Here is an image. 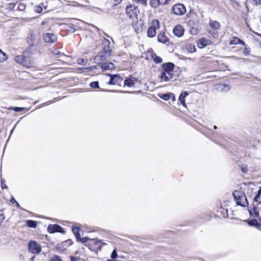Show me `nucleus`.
<instances>
[{
	"mask_svg": "<svg viewBox=\"0 0 261 261\" xmlns=\"http://www.w3.org/2000/svg\"><path fill=\"white\" fill-rule=\"evenodd\" d=\"M249 49L247 47H245L244 50L243 51V54L244 56H247L249 55Z\"/></svg>",
	"mask_w": 261,
	"mask_h": 261,
	"instance_id": "nucleus-43",
	"label": "nucleus"
},
{
	"mask_svg": "<svg viewBox=\"0 0 261 261\" xmlns=\"http://www.w3.org/2000/svg\"><path fill=\"white\" fill-rule=\"evenodd\" d=\"M211 44V41L210 40L202 38L199 39L197 42V46L200 48H203L206 46L210 45Z\"/></svg>",
	"mask_w": 261,
	"mask_h": 261,
	"instance_id": "nucleus-13",
	"label": "nucleus"
},
{
	"mask_svg": "<svg viewBox=\"0 0 261 261\" xmlns=\"http://www.w3.org/2000/svg\"><path fill=\"white\" fill-rule=\"evenodd\" d=\"M95 245H96L97 247H99V245H100V240L96 241H95Z\"/></svg>",
	"mask_w": 261,
	"mask_h": 261,
	"instance_id": "nucleus-53",
	"label": "nucleus"
},
{
	"mask_svg": "<svg viewBox=\"0 0 261 261\" xmlns=\"http://www.w3.org/2000/svg\"><path fill=\"white\" fill-rule=\"evenodd\" d=\"M241 169L243 173H246L248 171L247 166L246 165H242Z\"/></svg>",
	"mask_w": 261,
	"mask_h": 261,
	"instance_id": "nucleus-38",
	"label": "nucleus"
},
{
	"mask_svg": "<svg viewBox=\"0 0 261 261\" xmlns=\"http://www.w3.org/2000/svg\"><path fill=\"white\" fill-rule=\"evenodd\" d=\"M45 42L49 43H53L57 40V36L52 33H46L43 36Z\"/></svg>",
	"mask_w": 261,
	"mask_h": 261,
	"instance_id": "nucleus-11",
	"label": "nucleus"
},
{
	"mask_svg": "<svg viewBox=\"0 0 261 261\" xmlns=\"http://www.w3.org/2000/svg\"><path fill=\"white\" fill-rule=\"evenodd\" d=\"M160 28V22L158 19H153L148 29L147 33L148 37L152 38L156 35V30Z\"/></svg>",
	"mask_w": 261,
	"mask_h": 261,
	"instance_id": "nucleus-3",
	"label": "nucleus"
},
{
	"mask_svg": "<svg viewBox=\"0 0 261 261\" xmlns=\"http://www.w3.org/2000/svg\"><path fill=\"white\" fill-rule=\"evenodd\" d=\"M77 62L79 65H86L87 63V60L82 58H79L77 60Z\"/></svg>",
	"mask_w": 261,
	"mask_h": 261,
	"instance_id": "nucleus-35",
	"label": "nucleus"
},
{
	"mask_svg": "<svg viewBox=\"0 0 261 261\" xmlns=\"http://www.w3.org/2000/svg\"><path fill=\"white\" fill-rule=\"evenodd\" d=\"M251 3L253 5H258L260 4L261 0H250Z\"/></svg>",
	"mask_w": 261,
	"mask_h": 261,
	"instance_id": "nucleus-44",
	"label": "nucleus"
},
{
	"mask_svg": "<svg viewBox=\"0 0 261 261\" xmlns=\"http://www.w3.org/2000/svg\"><path fill=\"white\" fill-rule=\"evenodd\" d=\"M40 39V35L37 30H30L28 34L26 40L30 47H33L37 45Z\"/></svg>",
	"mask_w": 261,
	"mask_h": 261,
	"instance_id": "nucleus-1",
	"label": "nucleus"
},
{
	"mask_svg": "<svg viewBox=\"0 0 261 261\" xmlns=\"http://www.w3.org/2000/svg\"><path fill=\"white\" fill-rule=\"evenodd\" d=\"M249 212L250 215L253 216L257 217L259 215V212L257 211V209L255 207H253V211H250Z\"/></svg>",
	"mask_w": 261,
	"mask_h": 261,
	"instance_id": "nucleus-31",
	"label": "nucleus"
},
{
	"mask_svg": "<svg viewBox=\"0 0 261 261\" xmlns=\"http://www.w3.org/2000/svg\"><path fill=\"white\" fill-rule=\"evenodd\" d=\"M171 94L169 93L162 94V95L160 96V97L164 100H168L170 98Z\"/></svg>",
	"mask_w": 261,
	"mask_h": 261,
	"instance_id": "nucleus-30",
	"label": "nucleus"
},
{
	"mask_svg": "<svg viewBox=\"0 0 261 261\" xmlns=\"http://www.w3.org/2000/svg\"><path fill=\"white\" fill-rule=\"evenodd\" d=\"M173 32L176 36L180 37L183 35L184 30L181 25H177L173 29Z\"/></svg>",
	"mask_w": 261,
	"mask_h": 261,
	"instance_id": "nucleus-14",
	"label": "nucleus"
},
{
	"mask_svg": "<svg viewBox=\"0 0 261 261\" xmlns=\"http://www.w3.org/2000/svg\"><path fill=\"white\" fill-rule=\"evenodd\" d=\"M239 44H242V45H245V42L243 41H242V40H241V39H240Z\"/></svg>",
	"mask_w": 261,
	"mask_h": 261,
	"instance_id": "nucleus-54",
	"label": "nucleus"
},
{
	"mask_svg": "<svg viewBox=\"0 0 261 261\" xmlns=\"http://www.w3.org/2000/svg\"><path fill=\"white\" fill-rule=\"evenodd\" d=\"M96 68V66H90V67H88L87 68H85V69L87 70L88 71H91V70H93L94 69H95Z\"/></svg>",
	"mask_w": 261,
	"mask_h": 261,
	"instance_id": "nucleus-45",
	"label": "nucleus"
},
{
	"mask_svg": "<svg viewBox=\"0 0 261 261\" xmlns=\"http://www.w3.org/2000/svg\"><path fill=\"white\" fill-rule=\"evenodd\" d=\"M137 81V79L131 76L129 78H126L124 82L125 86L127 87H133L134 86L135 82Z\"/></svg>",
	"mask_w": 261,
	"mask_h": 261,
	"instance_id": "nucleus-17",
	"label": "nucleus"
},
{
	"mask_svg": "<svg viewBox=\"0 0 261 261\" xmlns=\"http://www.w3.org/2000/svg\"><path fill=\"white\" fill-rule=\"evenodd\" d=\"M80 258L77 257L75 256H71L70 257V260L71 261H80Z\"/></svg>",
	"mask_w": 261,
	"mask_h": 261,
	"instance_id": "nucleus-46",
	"label": "nucleus"
},
{
	"mask_svg": "<svg viewBox=\"0 0 261 261\" xmlns=\"http://www.w3.org/2000/svg\"><path fill=\"white\" fill-rule=\"evenodd\" d=\"M107 261H116V260H111V259H108Z\"/></svg>",
	"mask_w": 261,
	"mask_h": 261,
	"instance_id": "nucleus-59",
	"label": "nucleus"
},
{
	"mask_svg": "<svg viewBox=\"0 0 261 261\" xmlns=\"http://www.w3.org/2000/svg\"><path fill=\"white\" fill-rule=\"evenodd\" d=\"M174 77V74H171V73H169L167 72H162L160 75V79L165 81V82H169Z\"/></svg>",
	"mask_w": 261,
	"mask_h": 261,
	"instance_id": "nucleus-15",
	"label": "nucleus"
},
{
	"mask_svg": "<svg viewBox=\"0 0 261 261\" xmlns=\"http://www.w3.org/2000/svg\"><path fill=\"white\" fill-rule=\"evenodd\" d=\"M77 70H79V71H82L83 72H84V70H85V68H78L77 69Z\"/></svg>",
	"mask_w": 261,
	"mask_h": 261,
	"instance_id": "nucleus-56",
	"label": "nucleus"
},
{
	"mask_svg": "<svg viewBox=\"0 0 261 261\" xmlns=\"http://www.w3.org/2000/svg\"><path fill=\"white\" fill-rule=\"evenodd\" d=\"M10 109L13 110L15 112H21L22 111L24 110L25 109V108L16 107L11 108Z\"/></svg>",
	"mask_w": 261,
	"mask_h": 261,
	"instance_id": "nucleus-36",
	"label": "nucleus"
},
{
	"mask_svg": "<svg viewBox=\"0 0 261 261\" xmlns=\"http://www.w3.org/2000/svg\"><path fill=\"white\" fill-rule=\"evenodd\" d=\"M150 5L154 8H157L160 5V3L158 0H150Z\"/></svg>",
	"mask_w": 261,
	"mask_h": 261,
	"instance_id": "nucleus-27",
	"label": "nucleus"
},
{
	"mask_svg": "<svg viewBox=\"0 0 261 261\" xmlns=\"http://www.w3.org/2000/svg\"><path fill=\"white\" fill-rule=\"evenodd\" d=\"M48 232L52 233L55 232H61L64 233V229L58 224H49L47 227Z\"/></svg>",
	"mask_w": 261,
	"mask_h": 261,
	"instance_id": "nucleus-9",
	"label": "nucleus"
},
{
	"mask_svg": "<svg viewBox=\"0 0 261 261\" xmlns=\"http://www.w3.org/2000/svg\"><path fill=\"white\" fill-rule=\"evenodd\" d=\"M25 8V5H24L23 4H19V6H18V9L20 10H24Z\"/></svg>",
	"mask_w": 261,
	"mask_h": 261,
	"instance_id": "nucleus-47",
	"label": "nucleus"
},
{
	"mask_svg": "<svg viewBox=\"0 0 261 261\" xmlns=\"http://www.w3.org/2000/svg\"><path fill=\"white\" fill-rule=\"evenodd\" d=\"M1 186L2 189L7 188L6 185L4 183V181H3V180H2L1 182Z\"/></svg>",
	"mask_w": 261,
	"mask_h": 261,
	"instance_id": "nucleus-48",
	"label": "nucleus"
},
{
	"mask_svg": "<svg viewBox=\"0 0 261 261\" xmlns=\"http://www.w3.org/2000/svg\"><path fill=\"white\" fill-rule=\"evenodd\" d=\"M28 250L30 252L38 254L41 251L40 245L35 241H31L29 242Z\"/></svg>",
	"mask_w": 261,
	"mask_h": 261,
	"instance_id": "nucleus-4",
	"label": "nucleus"
},
{
	"mask_svg": "<svg viewBox=\"0 0 261 261\" xmlns=\"http://www.w3.org/2000/svg\"><path fill=\"white\" fill-rule=\"evenodd\" d=\"M218 89L222 91H228L230 89V87L228 84H220L218 85Z\"/></svg>",
	"mask_w": 261,
	"mask_h": 261,
	"instance_id": "nucleus-22",
	"label": "nucleus"
},
{
	"mask_svg": "<svg viewBox=\"0 0 261 261\" xmlns=\"http://www.w3.org/2000/svg\"><path fill=\"white\" fill-rule=\"evenodd\" d=\"M110 76L109 82L108 83L109 85H121V84L123 81V79L121 78L118 74H108Z\"/></svg>",
	"mask_w": 261,
	"mask_h": 261,
	"instance_id": "nucleus-7",
	"label": "nucleus"
},
{
	"mask_svg": "<svg viewBox=\"0 0 261 261\" xmlns=\"http://www.w3.org/2000/svg\"><path fill=\"white\" fill-rule=\"evenodd\" d=\"M102 71H106L108 70H112L115 68V66L112 62H107L101 63L99 65Z\"/></svg>",
	"mask_w": 261,
	"mask_h": 261,
	"instance_id": "nucleus-16",
	"label": "nucleus"
},
{
	"mask_svg": "<svg viewBox=\"0 0 261 261\" xmlns=\"http://www.w3.org/2000/svg\"><path fill=\"white\" fill-rule=\"evenodd\" d=\"M50 261H62V260L59 256L56 255L51 259Z\"/></svg>",
	"mask_w": 261,
	"mask_h": 261,
	"instance_id": "nucleus-41",
	"label": "nucleus"
},
{
	"mask_svg": "<svg viewBox=\"0 0 261 261\" xmlns=\"http://www.w3.org/2000/svg\"><path fill=\"white\" fill-rule=\"evenodd\" d=\"M260 196H261V187H259V188L257 192V194H256V195L255 196V197L253 199V200L254 201L258 203V204H260L261 203V202L258 201V199L259 198V197Z\"/></svg>",
	"mask_w": 261,
	"mask_h": 261,
	"instance_id": "nucleus-26",
	"label": "nucleus"
},
{
	"mask_svg": "<svg viewBox=\"0 0 261 261\" xmlns=\"http://www.w3.org/2000/svg\"><path fill=\"white\" fill-rule=\"evenodd\" d=\"M174 64L171 62L164 63L162 65V72H167L173 74Z\"/></svg>",
	"mask_w": 261,
	"mask_h": 261,
	"instance_id": "nucleus-10",
	"label": "nucleus"
},
{
	"mask_svg": "<svg viewBox=\"0 0 261 261\" xmlns=\"http://www.w3.org/2000/svg\"><path fill=\"white\" fill-rule=\"evenodd\" d=\"M109 57V56H106V55L104 54H102V51H100L97 56L94 57V60L95 63L100 65Z\"/></svg>",
	"mask_w": 261,
	"mask_h": 261,
	"instance_id": "nucleus-12",
	"label": "nucleus"
},
{
	"mask_svg": "<svg viewBox=\"0 0 261 261\" xmlns=\"http://www.w3.org/2000/svg\"><path fill=\"white\" fill-rule=\"evenodd\" d=\"M10 201L12 203H15L17 202L13 197H12Z\"/></svg>",
	"mask_w": 261,
	"mask_h": 261,
	"instance_id": "nucleus-52",
	"label": "nucleus"
},
{
	"mask_svg": "<svg viewBox=\"0 0 261 261\" xmlns=\"http://www.w3.org/2000/svg\"><path fill=\"white\" fill-rule=\"evenodd\" d=\"M26 224L28 227L31 228H36L37 225V223L35 221L32 220H27Z\"/></svg>",
	"mask_w": 261,
	"mask_h": 261,
	"instance_id": "nucleus-24",
	"label": "nucleus"
},
{
	"mask_svg": "<svg viewBox=\"0 0 261 261\" xmlns=\"http://www.w3.org/2000/svg\"><path fill=\"white\" fill-rule=\"evenodd\" d=\"M117 257V250L116 249H114L111 253V257L113 259H114L115 258H116Z\"/></svg>",
	"mask_w": 261,
	"mask_h": 261,
	"instance_id": "nucleus-39",
	"label": "nucleus"
},
{
	"mask_svg": "<svg viewBox=\"0 0 261 261\" xmlns=\"http://www.w3.org/2000/svg\"><path fill=\"white\" fill-rule=\"evenodd\" d=\"M214 129H217V126L215 125V126H214Z\"/></svg>",
	"mask_w": 261,
	"mask_h": 261,
	"instance_id": "nucleus-60",
	"label": "nucleus"
},
{
	"mask_svg": "<svg viewBox=\"0 0 261 261\" xmlns=\"http://www.w3.org/2000/svg\"><path fill=\"white\" fill-rule=\"evenodd\" d=\"M42 8L41 7H38V8L37 12H38V13H40V12H42Z\"/></svg>",
	"mask_w": 261,
	"mask_h": 261,
	"instance_id": "nucleus-55",
	"label": "nucleus"
},
{
	"mask_svg": "<svg viewBox=\"0 0 261 261\" xmlns=\"http://www.w3.org/2000/svg\"><path fill=\"white\" fill-rule=\"evenodd\" d=\"M13 129H14V128L11 130V134H12V133H13Z\"/></svg>",
	"mask_w": 261,
	"mask_h": 261,
	"instance_id": "nucleus-61",
	"label": "nucleus"
},
{
	"mask_svg": "<svg viewBox=\"0 0 261 261\" xmlns=\"http://www.w3.org/2000/svg\"><path fill=\"white\" fill-rule=\"evenodd\" d=\"M7 59V56L6 53H0V62H2Z\"/></svg>",
	"mask_w": 261,
	"mask_h": 261,
	"instance_id": "nucleus-34",
	"label": "nucleus"
},
{
	"mask_svg": "<svg viewBox=\"0 0 261 261\" xmlns=\"http://www.w3.org/2000/svg\"><path fill=\"white\" fill-rule=\"evenodd\" d=\"M14 60L23 66L29 67V60L23 55H18L14 57Z\"/></svg>",
	"mask_w": 261,
	"mask_h": 261,
	"instance_id": "nucleus-8",
	"label": "nucleus"
},
{
	"mask_svg": "<svg viewBox=\"0 0 261 261\" xmlns=\"http://www.w3.org/2000/svg\"><path fill=\"white\" fill-rule=\"evenodd\" d=\"M15 203L17 207L19 208L20 207V204L17 202H16Z\"/></svg>",
	"mask_w": 261,
	"mask_h": 261,
	"instance_id": "nucleus-57",
	"label": "nucleus"
},
{
	"mask_svg": "<svg viewBox=\"0 0 261 261\" xmlns=\"http://www.w3.org/2000/svg\"><path fill=\"white\" fill-rule=\"evenodd\" d=\"M104 38V41L103 42V44L106 46H110V41L106 39V38Z\"/></svg>",
	"mask_w": 261,
	"mask_h": 261,
	"instance_id": "nucleus-42",
	"label": "nucleus"
},
{
	"mask_svg": "<svg viewBox=\"0 0 261 261\" xmlns=\"http://www.w3.org/2000/svg\"><path fill=\"white\" fill-rule=\"evenodd\" d=\"M81 229L80 227H73L72 228V232L73 234L75 235L76 239H79L80 237V230Z\"/></svg>",
	"mask_w": 261,
	"mask_h": 261,
	"instance_id": "nucleus-23",
	"label": "nucleus"
},
{
	"mask_svg": "<svg viewBox=\"0 0 261 261\" xmlns=\"http://www.w3.org/2000/svg\"><path fill=\"white\" fill-rule=\"evenodd\" d=\"M3 53V52L2 51V49H0V53Z\"/></svg>",
	"mask_w": 261,
	"mask_h": 261,
	"instance_id": "nucleus-62",
	"label": "nucleus"
},
{
	"mask_svg": "<svg viewBox=\"0 0 261 261\" xmlns=\"http://www.w3.org/2000/svg\"><path fill=\"white\" fill-rule=\"evenodd\" d=\"M210 26L212 29L218 30L220 28V23L217 21L211 20L209 22Z\"/></svg>",
	"mask_w": 261,
	"mask_h": 261,
	"instance_id": "nucleus-20",
	"label": "nucleus"
},
{
	"mask_svg": "<svg viewBox=\"0 0 261 261\" xmlns=\"http://www.w3.org/2000/svg\"><path fill=\"white\" fill-rule=\"evenodd\" d=\"M120 92H121V93H130V92H129V91H121Z\"/></svg>",
	"mask_w": 261,
	"mask_h": 261,
	"instance_id": "nucleus-58",
	"label": "nucleus"
},
{
	"mask_svg": "<svg viewBox=\"0 0 261 261\" xmlns=\"http://www.w3.org/2000/svg\"><path fill=\"white\" fill-rule=\"evenodd\" d=\"M152 58L153 61L154 62V63L156 64L161 63L163 61L162 59L160 57L158 56L155 54L152 55Z\"/></svg>",
	"mask_w": 261,
	"mask_h": 261,
	"instance_id": "nucleus-25",
	"label": "nucleus"
},
{
	"mask_svg": "<svg viewBox=\"0 0 261 261\" xmlns=\"http://www.w3.org/2000/svg\"><path fill=\"white\" fill-rule=\"evenodd\" d=\"M59 54V53H58V52H57V53H56V55H58V54Z\"/></svg>",
	"mask_w": 261,
	"mask_h": 261,
	"instance_id": "nucleus-64",
	"label": "nucleus"
},
{
	"mask_svg": "<svg viewBox=\"0 0 261 261\" xmlns=\"http://www.w3.org/2000/svg\"><path fill=\"white\" fill-rule=\"evenodd\" d=\"M90 86L93 89L99 88V83L97 81L92 82L90 83Z\"/></svg>",
	"mask_w": 261,
	"mask_h": 261,
	"instance_id": "nucleus-32",
	"label": "nucleus"
},
{
	"mask_svg": "<svg viewBox=\"0 0 261 261\" xmlns=\"http://www.w3.org/2000/svg\"><path fill=\"white\" fill-rule=\"evenodd\" d=\"M101 33H102L103 34H104L105 35V36H107L108 37H109V36H108V34H107L106 33H105L104 32H103L102 31H99V34L100 35H101Z\"/></svg>",
	"mask_w": 261,
	"mask_h": 261,
	"instance_id": "nucleus-51",
	"label": "nucleus"
},
{
	"mask_svg": "<svg viewBox=\"0 0 261 261\" xmlns=\"http://www.w3.org/2000/svg\"><path fill=\"white\" fill-rule=\"evenodd\" d=\"M232 195L237 205L245 207L248 204L247 198L243 192L236 190Z\"/></svg>",
	"mask_w": 261,
	"mask_h": 261,
	"instance_id": "nucleus-2",
	"label": "nucleus"
},
{
	"mask_svg": "<svg viewBox=\"0 0 261 261\" xmlns=\"http://www.w3.org/2000/svg\"><path fill=\"white\" fill-rule=\"evenodd\" d=\"M102 51V54H104L105 55H106V56L110 57L111 55L112 54V49L110 48V46H105L103 48Z\"/></svg>",
	"mask_w": 261,
	"mask_h": 261,
	"instance_id": "nucleus-21",
	"label": "nucleus"
},
{
	"mask_svg": "<svg viewBox=\"0 0 261 261\" xmlns=\"http://www.w3.org/2000/svg\"><path fill=\"white\" fill-rule=\"evenodd\" d=\"M158 41L162 43H166L169 42V39L165 36L164 33H161L158 36Z\"/></svg>",
	"mask_w": 261,
	"mask_h": 261,
	"instance_id": "nucleus-18",
	"label": "nucleus"
},
{
	"mask_svg": "<svg viewBox=\"0 0 261 261\" xmlns=\"http://www.w3.org/2000/svg\"><path fill=\"white\" fill-rule=\"evenodd\" d=\"M125 10L127 16L130 18L134 19L135 18H137L139 13V10L137 7L130 5L126 7Z\"/></svg>",
	"mask_w": 261,
	"mask_h": 261,
	"instance_id": "nucleus-5",
	"label": "nucleus"
},
{
	"mask_svg": "<svg viewBox=\"0 0 261 261\" xmlns=\"http://www.w3.org/2000/svg\"><path fill=\"white\" fill-rule=\"evenodd\" d=\"M172 11L176 15H182L186 12L185 6L182 4H177L172 7Z\"/></svg>",
	"mask_w": 261,
	"mask_h": 261,
	"instance_id": "nucleus-6",
	"label": "nucleus"
},
{
	"mask_svg": "<svg viewBox=\"0 0 261 261\" xmlns=\"http://www.w3.org/2000/svg\"><path fill=\"white\" fill-rule=\"evenodd\" d=\"M113 1H114V3H115V5H117L118 4L121 3L122 0H113Z\"/></svg>",
	"mask_w": 261,
	"mask_h": 261,
	"instance_id": "nucleus-50",
	"label": "nucleus"
},
{
	"mask_svg": "<svg viewBox=\"0 0 261 261\" xmlns=\"http://www.w3.org/2000/svg\"><path fill=\"white\" fill-rule=\"evenodd\" d=\"M187 49L190 53H194L196 51L195 46L191 44L187 45Z\"/></svg>",
	"mask_w": 261,
	"mask_h": 261,
	"instance_id": "nucleus-33",
	"label": "nucleus"
},
{
	"mask_svg": "<svg viewBox=\"0 0 261 261\" xmlns=\"http://www.w3.org/2000/svg\"><path fill=\"white\" fill-rule=\"evenodd\" d=\"M59 54V53H58V52H57V53H56V55H58V54Z\"/></svg>",
	"mask_w": 261,
	"mask_h": 261,
	"instance_id": "nucleus-63",
	"label": "nucleus"
},
{
	"mask_svg": "<svg viewBox=\"0 0 261 261\" xmlns=\"http://www.w3.org/2000/svg\"><path fill=\"white\" fill-rule=\"evenodd\" d=\"M248 224L250 226H257L259 225L257 220L255 219H252L249 220L248 222Z\"/></svg>",
	"mask_w": 261,
	"mask_h": 261,
	"instance_id": "nucleus-28",
	"label": "nucleus"
},
{
	"mask_svg": "<svg viewBox=\"0 0 261 261\" xmlns=\"http://www.w3.org/2000/svg\"><path fill=\"white\" fill-rule=\"evenodd\" d=\"M5 218V216L3 214H0V223L2 222Z\"/></svg>",
	"mask_w": 261,
	"mask_h": 261,
	"instance_id": "nucleus-49",
	"label": "nucleus"
},
{
	"mask_svg": "<svg viewBox=\"0 0 261 261\" xmlns=\"http://www.w3.org/2000/svg\"><path fill=\"white\" fill-rule=\"evenodd\" d=\"M188 94H189L187 92L185 91L182 92L179 96L178 100L180 102V103L182 104L184 106L186 105L185 98L187 95H188Z\"/></svg>",
	"mask_w": 261,
	"mask_h": 261,
	"instance_id": "nucleus-19",
	"label": "nucleus"
},
{
	"mask_svg": "<svg viewBox=\"0 0 261 261\" xmlns=\"http://www.w3.org/2000/svg\"><path fill=\"white\" fill-rule=\"evenodd\" d=\"M240 39L239 38L237 37H233L232 39L230 40L229 44L230 45H236L239 44Z\"/></svg>",
	"mask_w": 261,
	"mask_h": 261,
	"instance_id": "nucleus-29",
	"label": "nucleus"
},
{
	"mask_svg": "<svg viewBox=\"0 0 261 261\" xmlns=\"http://www.w3.org/2000/svg\"><path fill=\"white\" fill-rule=\"evenodd\" d=\"M76 240H77V241L80 242L82 243H85L88 241L89 238L87 237L81 238V237H80V238Z\"/></svg>",
	"mask_w": 261,
	"mask_h": 261,
	"instance_id": "nucleus-37",
	"label": "nucleus"
},
{
	"mask_svg": "<svg viewBox=\"0 0 261 261\" xmlns=\"http://www.w3.org/2000/svg\"><path fill=\"white\" fill-rule=\"evenodd\" d=\"M161 5L168 4L171 0H158Z\"/></svg>",
	"mask_w": 261,
	"mask_h": 261,
	"instance_id": "nucleus-40",
	"label": "nucleus"
}]
</instances>
